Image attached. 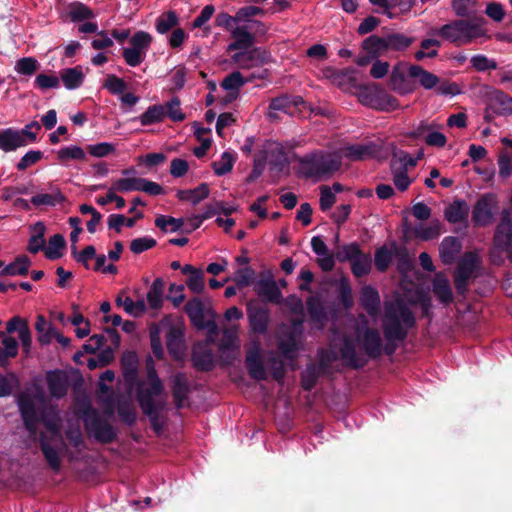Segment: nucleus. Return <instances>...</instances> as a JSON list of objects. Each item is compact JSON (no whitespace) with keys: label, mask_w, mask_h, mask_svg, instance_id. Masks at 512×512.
<instances>
[{"label":"nucleus","mask_w":512,"mask_h":512,"mask_svg":"<svg viewBox=\"0 0 512 512\" xmlns=\"http://www.w3.org/2000/svg\"><path fill=\"white\" fill-rule=\"evenodd\" d=\"M210 190L206 183H202L194 189L179 190L177 197L181 201L190 202L192 205H197L202 200L209 196Z\"/></svg>","instance_id":"nucleus-35"},{"label":"nucleus","mask_w":512,"mask_h":512,"mask_svg":"<svg viewBox=\"0 0 512 512\" xmlns=\"http://www.w3.org/2000/svg\"><path fill=\"white\" fill-rule=\"evenodd\" d=\"M359 100L365 106L380 111H394L399 107L397 99L378 85L363 88L359 93Z\"/></svg>","instance_id":"nucleus-7"},{"label":"nucleus","mask_w":512,"mask_h":512,"mask_svg":"<svg viewBox=\"0 0 512 512\" xmlns=\"http://www.w3.org/2000/svg\"><path fill=\"white\" fill-rule=\"evenodd\" d=\"M494 247L502 251H509L512 261V221L509 209H504L501 213V220L494 236Z\"/></svg>","instance_id":"nucleus-12"},{"label":"nucleus","mask_w":512,"mask_h":512,"mask_svg":"<svg viewBox=\"0 0 512 512\" xmlns=\"http://www.w3.org/2000/svg\"><path fill=\"white\" fill-rule=\"evenodd\" d=\"M30 231L32 234L28 240L27 250L32 254L45 250V224L38 221L30 227Z\"/></svg>","instance_id":"nucleus-28"},{"label":"nucleus","mask_w":512,"mask_h":512,"mask_svg":"<svg viewBox=\"0 0 512 512\" xmlns=\"http://www.w3.org/2000/svg\"><path fill=\"white\" fill-rule=\"evenodd\" d=\"M432 290L437 299L448 304L453 300L451 286L447 277L442 273H437L432 281Z\"/></svg>","instance_id":"nucleus-27"},{"label":"nucleus","mask_w":512,"mask_h":512,"mask_svg":"<svg viewBox=\"0 0 512 512\" xmlns=\"http://www.w3.org/2000/svg\"><path fill=\"white\" fill-rule=\"evenodd\" d=\"M116 151V146L110 142H100L87 145V152L95 158L107 157Z\"/></svg>","instance_id":"nucleus-58"},{"label":"nucleus","mask_w":512,"mask_h":512,"mask_svg":"<svg viewBox=\"0 0 512 512\" xmlns=\"http://www.w3.org/2000/svg\"><path fill=\"white\" fill-rule=\"evenodd\" d=\"M19 408L26 429L30 432V434H36L38 418L33 403L30 401L21 400L19 402Z\"/></svg>","instance_id":"nucleus-36"},{"label":"nucleus","mask_w":512,"mask_h":512,"mask_svg":"<svg viewBox=\"0 0 512 512\" xmlns=\"http://www.w3.org/2000/svg\"><path fill=\"white\" fill-rule=\"evenodd\" d=\"M25 146L26 141L20 135L18 129L11 127L0 129V150L8 153Z\"/></svg>","instance_id":"nucleus-20"},{"label":"nucleus","mask_w":512,"mask_h":512,"mask_svg":"<svg viewBox=\"0 0 512 512\" xmlns=\"http://www.w3.org/2000/svg\"><path fill=\"white\" fill-rule=\"evenodd\" d=\"M65 244V238L61 234H55L50 237L48 247L44 250L46 258L56 260L62 257V250Z\"/></svg>","instance_id":"nucleus-46"},{"label":"nucleus","mask_w":512,"mask_h":512,"mask_svg":"<svg viewBox=\"0 0 512 512\" xmlns=\"http://www.w3.org/2000/svg\"><path fill=\"white\" fill-rule=\"evenodd\" d=\"M459 240L455 237H446L440 245V257L444 264L454 262L457 254L460 252Z\"/></svg>","instance_id":"nucleus-37"},{"label":"nucleus","mask_w":512,"mask_h":512,"mask_svg":"<svg viewBox=\"0 0 512 512\" xmlns=\"http://www.w3.org/2000/svg\"><path fill=\"white\" fill-rule=\"evenodd\" d=\"M390 85L393 90L400 94H406L410 92L408 81L404 73L399 67H394L390 75Z\"/></svg>","instance_id":"nucleus-55"},{"label":"nucleus","mask_w":512,"mask_h":512,"mask_svg":"<svg viewBox=\"0 0 512 512\" xmlns=\"http://www.w3.org/2000/svg\"><path fill=\"white\" fill-rule=\"evenodd\" d=\"M166 109V116L174 122H181L185 119V114L180 108V100L178 97L171 98L165 104H162Z\"/></svg>","instance_id":"nucleus-61"},{"label":"nucleus","mask_w":512,"mask_h":512,"mask_svg":"<svg viewBox=\"0 0 512 512\" xmlns=\"http://www.w3.org/2000/svg\"><path fill=\"white\" fill-rule=\"evenodd\" d=\"M84 425L88 434L100 443L107 444L116 439L114 428L94 411L85 415Z\"/></svg>","instance_id":"nucleus-9"},{"label":"nucleus","mask_w":512,"mask_h":512,"mask_svg":"<svg viewBox=\"0 0 512 512\" xmlns=\"http://www.w3.org/2000/svg\"><path fill=\"white\" fill-rule=\"evenodd\" d=\"M48 389L53 397L61 398L68 391V379L61 371L50 372L47 376Z\"/></svg>","instance_id":"nucleus-30"},{"label":"nucleus","mask_w":512,"mask_h":512,"mask_svg":"<svg viewBox=\"0 0 512 512\" xmlns=\"http://www.w3.org/2000/svg\"><path fill=\"white\" fill-rule=\"evenodd\" d=\"M247 316L253 332L264 334L270 321V313L266 307L259 305L255 300L247 302Z\"/></svg>","instance_id":"nucleus-13"},{"label":"nucleus","mask_w":512,"mask_h":512,"mask_svg":"<svg viewBox=\"0 0 512 512\" xmlns=\"http://www.w3.org/2000/svg\"><path fill=\"white\" fill-rule=\"evenodd\" d=\"M0 340L3 345V347H0V366L5 368L8 366L9 360L18 355L19 343L17 339L4 331H0Z\"/></svg>","instance_id":"nucleus-22"},{"label":"nucleus","mask_w":512,"mask_h":512,"mask_svg":"<svg viewBox=\"0 0 512 512\" xmlns=\"http://www.w3.org/2000/svg\"><path fill=\"white\" fill-rule=\"evenodd\" d=\"M423 156V152H419L417 157L411 156L407 152H399L395 154L394 158L391 160V163H397L398 169L405 168L406 171L410 168H414L417 165L419 159Z\"/></svg>","instance_id":"nucleus-59"},{"label":"nucleus","mask_w":512,"mask_h":512,"mask_svg":"<svg viewBox=\"0 0 512 512\" xmlns=\"http://www.w3.org/2000/svg\"><path fill=\"white\" fill-rule=\"evenodd\" d=\"M164 282L161 278H157L150 286L146 298L150 308L157 310L162 306Z\"/></svg>","instance_id":"nucleus-43"},{"label":"nucleus","mask_w":512,"mask_h":512,"mask_svg":"<svg viewBox=\"0 0 512 512\" xmlns=\"http://www.w3.org/2000/svg\"><path fill=\"white\" fill-rule=\"evenodd\" d=\"M469 208L464 200H455L444 211L445 219L453 224L467 221Z\"/></svg>","instance_id":"nucleus-31"},{"label":"nucleus","mask_w":512,"mask_h":512,"mask_svg":"<svg viewBox=\"0 0 512 512\" xmlns=\"http://www.w3.org/2000/svg\"><path fill=\"white\" fill-rule=\"evenodd\" d=\"M31 262L25 255L17 257L14 262L6 265L0 271L2 276H24L28 273Z\"/></svg>","instance_id":"nucleus-39"},{"label":"nucleus","mask_w":512,"mask_h":512,"mask_svg":"<svg viewBox=\"0 0 512 512\" xmlns=\"http://www.w3.org/2000/svg\"><path fill=\"white\" fill-rule=\"evenodd\" d=\"M362 254L360 247L357 243H350L342 246V248L336 253V258L340 262L350 261V263Z\"/></svg>","instance_id":"nucleus-63"},{"label":"nucleus","mask_w":512,"mask_h":512,"mask_svg":"<svg viewBox=\"0 0 512 512\" xmlns=\"http://www.w3.org/2000/svg\"><path fill=\"white\" fill-rule=\"evenodd\" d=\"M254 78H244L239 70L233 71L223 78L221 87L229 93L232 99L238 97L241 88Z\"/></svg>","instance_id":"nucleus-24"},{"label":"nucleus","mask_w":512,"mask_h":512,"mask_svg":"<svg viewBox=\"0 0 512 512\" xmlns=\"http://www.w3.org/2000/svg\"><path fill=\"white\" fill-rule=\"evenodd\" d=\"M235 158L229 152H224L221 155V158L213 163V170L217 176H223L229 173L234 166Z\"/></svg>","instance_id":"nucleus-57"},{"label":"nucleus","mask_w":512,"mask_h":512,"mask_svg":"<svg viewBox=\"0 0 512 512\" xmlns=\"http://www.w3.org/2000/svg\"><path fill=\"white\" fill-rule=\"evenodd\" d=\"M152 37L145 31H138L130 38V49L146 57Z\"/></svg>","instance_id":"nucleus-42"},{"label":"nucleus","mask_w":512,"mask_h":512,"mask_svg":"<svg viewBox=\"0 0 512 512\" xmlns=\"http://www.w3.org/2000/svg\"><path fill=\"white\" fill-rule=\"evenodd\" d=\"M165 118V107L162 104H154L149 106L144 113L133 118V121H138L142 126H149L161 123Z\"/></svg>","instance_id":"nucleus-29"},{"label":"nucleus","mask_w":512,"mask_h":512,"mask_svg":"<svg viewBox=\"0 0 512 512\" xmlns=\"http://www.w3.org/2000/svg\"><path fill=\"white\" fill-rule=\"evenodd\" d=\"M57 159L62 164L69 160L83 161L86 159V152L83 148L77 145H70L62 147L57 152Z\"/></svg>","instance_id":"nucleus-44"},{"label":"nucleus","mask_w":512,"mask_h":512,"mask_svg":"<svg viewBox=\"0 0 512 512\" xmlns=\"http://www.w3.org/2000/svg\"><path fill=\"white\" fill-rule=\"evenodd\" d=\"M166 346L175 360H181L185 352L184 332L180 327L170 326L166 335Z\"/></svg>","instance_id":"nucleus-17"},{"label":"nucleus","mask_w":512,"mask_h":512,"mask_svg":"<svg viewBox=\"0 0 512 512\" xmlns=\"http://www.w3.org/2000/svg\"><path fill=\"white\" fill-rule=\"evenodd\" d=\"M66 201V196L62 193L58 186L50 185L49 192L38 193L32 196L30 202L36 206L54 207Z\"/></svg>","instance_id":"nucleus-19"},{"label":"nucleus","mask_w":512,"mask_h":512,"mask_svg":"<svg viewBox=\"0 0 512 512\" xmlns=\"http://www.w3.org/2000/svg\"><path fill=\"white\" fill-rule=\"evenodd\" d=\"M254 290L265 302L280 304L282 301V293L272 275H269L267 278L259 279L254 286Z\"/></svg>","instance_id":"nucleus-16"},{"label":"nucleus","mask_w":512,"mask_h":512,"mask_svg":"<svg viewBox=\"0 0 512 512\" xmlns=\"http://www.w3.org/2000/svg\"><path fill=\"white\" fill-rule=\"evenodd\" d=\"M388 50L403 51L413 42L414 38L402 33H391L386 35Z\"/></svg>","instance_id":"nucleus-45"},{"label":"nucleus","mask_w":512,"mask_h":512,"mask_svg":"<svg viewBox=\"0 0 512 512\" xmlns=\"http://www.w3.org/2000/svg\"><path fill=\"white\" fill-rule=\"evenodd\" d=\"M372 267V260L368 254H360L351 262V269L356 277L367 275Z\"/></svg>","instance_id":"nucleus-51"},{"label":"nucleus","mask_w":512,"mask_h":512,"mask_svg":"<svg viewBox=\"0 0 512 512\" xmlns=\"http://www.w3.org/2000/svg\"><path fill=\"white\" fill-rule=\"evenodd\" d=\"M498 210L496 195L487 193L482 195L472 210V221L476 226H487L493 222L494 215Z\"/></svg>","instance_id":"nucleus-10"},{"label":"nucleus","mask_w":512,"mask_h":512,"mask_svg":"<svg viewBox=\"0 0 512 512\" xmlns=\"http://www.w3.org/2000/svg\"><path fill=\"white\" fill-rule=\"evenodd\" d=\"M409 75L413 78H417L420 85L425 89H432L439 82V78L435 74L424 70L418 65H411L409 67Z\"/></svg>","instance_id":"nucleus-38"},{"label":"nucleus","mask_w":512,"mask_h":512,"mask_svg":"<svg viewBox=\"0 0 512 512\" xmlns=\"http://www.w3.org/2000/svg\"><path fill=\"white\" fill-rule=\"evenodd\" d=\"M439 34L460 46L485 37L486 30L483 27L482 20H456L443 25Z\"/></svg>","instance_id":"nucleus-6"},{"label":"nucleus","mask_w":512,"mask_h":512,"mask_svg":"<svg viewBox=\"0 0 512 512\" xmlns=\"http://www.w3.org/2000/svg\"><path fill=\"white\" fill-rule=\"evenodd\" d=\"M391 172L395 187L401 192L406 191L412 183L408 176V171L405 168L398 169L397 163H391Z\"/></svg>","instance_id":"nucleus-49"},{"label":"nucleus","mask_w":512,"mask_h":512,"mask_svg":"<svg viewBox=\"0 0 512 512\" xmlns=\"http://www.w3.org/2000/svg\"><path fill=\"white\" fill-rule=\"evenodd\" d=\"M299 349L296 337L292 334L286 338L280 339L278 342V350L281 355L289 360H293L296 357V352Z\"/></svg>","instance_id":"nucleus-48"},{"label":"nucleus","mask_w":512,"mask_h":512,"mask_svg":"<svg viewBox=\"0 0 512 512\" xmlns=\"http://www.w3.org/2000/svg\"><path fill=\"white\" fill-rule=\"evenodd\" d=\"M245 364L249 375L258 381L266 380L267 373L265 371L264 365L262 363L260 353L256 349L255 351L250 352L245 360Z\"/></svg>","instance_id":"nucleus-32"},{"label":"nucleus","mask_w":512,"mask_h":512,"mask_svg":"<svg viewBox=\"0 0 512 512\" xmlns=\"http://www.w3.org/2000/svg\"><path fill=\"white\" fill-rule=\"evenodd\" d=\"M306 306L308 314L313 321L320 322L325 319V309L318 297L310 296L306 301Z\"/></svg>","instance_id":"nucleus-54"},{"label":"nucleus","mask_w":512,"mask_h":512,"mask_svg":"<svg viewBox=\"0 0 512 512\" xmlns=\"http://www.w3.org/2000/svg\"><path fill=\"white\" fill-rule=\"evenodd\" d=\"M42 422L49 431L50 436H47L43 432L40 433V449L50 469L53 472L58 473L61 469L59 445L61 446V449L66 448V444L59 433L60 419L58 412L54 408H49L42 415Z\"/></svg>","instance_id":"nucleus-4"},{"label":"nucleus","mask_w":512,"mask_h":512,"mask_svg":"<svg viewBox=\"0 0 512 512\" xmlns=\"http://www.w3.org/2000/svg\"><path fill=\"white\" fill-rule=\"evenodd\" d=\"M179 18L174 11H168L158 17L156 21V30L160 34H165L178 25Z\"/></svg>","instance_id":"nucleus-52"},{"label":"nucleus","mask_w":512,"mask_h":512,"mask_svg":"<svg viewBox=\"0 0 512 512\" xmlns=\"http://www.w3.org/2000/svg\"><path fill=\"white\" fill-rule=\"evenodd\" d=\"M35 87L40 90L56 89L60 86V79L54 75L38 74L34 81Z\"/></svg>","instance_id":"nucleus-64"},{"label":"nucleus","mask_w":512,"mask_h":512,"mask_svg":"<svg viewBox=\"0 0 512 512\" xmlns=\"http://www.w3.org/2000/svg\"><path fill=\"white\" fill-rule=\"evenodd\" d=\"M103 88L107 89L112 95L120 96L126 91L127 84L122 78L109 74L103 83Z\"/></svg>","instance_id":"nucleus-56"},{"label":"nucleus","mask_w":512,"mask_h":512,"mask_svg":"<svg viewBox=\"0 0 512 512\" xmlns=\"http://www.w3.org/2000/svg\"><path fill=\"white\" fill-rule=\"evenodd\" d=\"M143 178H120L113 182V189L118 192L142 191Z\"/></svg>","instance_id":"nucleus-50"},{"label":"nucleus","mask_w":512,"mask_h":512,"mask_svg":"<svg viewBox=\"0 0 512 512\" xmlns=\"http://www.w3.org/2000/svg\"><path fill=\"white\" fill-rule=\"evenodd\" d=\"M265 14V10L258 6H244L237 10L236 19L239 22L237 27H246L247 30L255 33V37L266 35L268 28L265 24L258 20H253L252 17Z\"/></svg>","instance_id":"nucleus-11"},{"label":"nucleus","mask_w":512,"mask_h":512,"mask_svg":"<svg viewBox=\"0 0 512 512\" xmlns=\"http://www.w3.org/2000/svg\"><path fill=\"white\" fill-rule=\"evenodd\" d=\"M66 439L69 445L73 448L72 451L68 450V447L61 449L59 445V455L63 452L67 453L68 459L71 462L78 461L81 453L86 449V443L83 438L82 431L79 426H70L65 431Z\"/></svg>","instance_id":"nucleus-15"},{"label":"nucleus","mask_w":512,"mask_h":512,"mask_svg":"<svg viewBox=\"0 0 512 512\" xmlns=\"http://www.w3.org/2000/svg\"><path fill=\"white\" fill-rule=\"evenodd\" d=\"M420 47V50L415 53V58L418 61L437 56L440 42L436 39H425L421 42Z\"/></svg>","instance_id":"nucleus-53"},{"label":"nucleus","mask_w":512,"mask_h":512,"mask_svg":"<svg viewBox=\"0 0 512 512\" xmlns=\"http://www.w3.org/2000/svg\"><path fill=\"white\" fill-rule=\"evenodd\" d=\"M479 267L480 259L475 252H467L460 258L454 272V285L458 294L465 295L468 281L474 276Z\"/></svg>","instance_id":"nucleus-8"},{"label":"nucleus","mask_w":512,"mask_h":512,"mask_svg":"<svg viewBox=\"0 0 512 512\" xmlns=\"http://www.w3.org/2000/svg\"><path fill=\"white\" fill-rule=\"evenodd\" d=\"M117 412L121 420L131 426L135 423L137 415L135 408L127 400L119 402Z\"/></svg>","instance_id":"nucleus-62"},{"label":"nucleus","mask_w":512,"mask_h":512,"mask_svg":"<svg viewBox=\"0 0 512 512\" xmlns=\"http://www.w3.org/2000/svg\"><path fill=\"white\" fill-rule=\"evenodd\" d=\"M363 49L372 57H376L388 51L386 36L372 35L366 38L362 44Z\"/></svg>","instance_id":"nucleus-41"},{"label":"nucleus","mask_w":512,"mask_h":512,"mask_svg":"<svg viewBox=\"0 0 512 512\" xmlns=\"http://www.w3.org/2000/svg\"><path fill=\"white\" fill-rule=\"evenodd\" d=\"M40 67L39 62L34 57H22L15 63L14 70L17 74L23 76H32Z\"/></svg>","instance_id":"nucleus-47"},{"label":"nucleus","mask_w":512,"mask_h":512,"mask_svg":"<svg viewBox=\"0 0 512 512\" xmlns=\"http://www.w3.org/2000/svg\"><path fill=\"white\" fill-rule=\"evenodd\" d=\"M35 329L38 333V341L41 345H48L54 339L57 329L52 323L48 322L43 315H38L35 323Z\"/></svg>","instance_id":"nucleus-34"},{"label":"nucleus","mask_w":512,"mask_h":512,"mask_svg":"<svg viewBox=\"0 0 512 512\" xmlns=\"http://www.w3.org/2000/svg\"><path fill=\"white\" fill-rule=\"evenodd\" d=\"M377 152L378 147L374 143L353 144L343 147L340 156L351 161H362L374 157Z\"/></svg>","instance_id":"nucleus-18"},{"label":"nucleus","mask_w":512,"mask_h":512,"mask_svg":"<svg viewBox=\"0 0 512 512\" xmlns=\"http://www.w3.org/2000/svg\"><path fill=\"white\" fill-rule=\"evenodd\" d=\"M212 339L198 342L193 346L191 360L193 366L199 371H210L214 368L215 359L210 347Z\"/></svg>","instance_id":"nucleus-14"},{"label":"nucleus","mask_w":512,"mask_h":512,"mask_svg":"<svg viewBox=\"0 0 512 512\" xmlns=\"http://www.w3.org/2000/svg\"><path fill=\"white\" fill-rule=\"evenodd\" d=\"M185 312L191 322L198 328H209L210 323H205L204 305L199 298H192L185 304Z\"/></svg>","instance_id":"nucleus-25"},{"label":"nucleus","mask_w":512,"mask_h":512,"mask_svg":"<svg viewBox=\"0 0 512 512\" xmlns=\"http://www.w3.org/2000/svg\"><path fill=\"white\" fill-rule=\"evenodd\" d=\"M68 15L72 22H84L95 18L94 12L81 2H73L68 7Z\"/></svg>","instance_id":"nucleus-40"},{"label":"nucleus","mask_w":512,"mask_h":512,"mask_svg":"<svg viewBox=\"0 0 512 512\" xmlns=\"http://www.w3.org/2000/svg\"><path fill=\"white\" fill-rule=\"evenodd\" d=\"M172 394L177 408H182L188 398V380L184 373H177L172 381Z\"/></svg>","instance_id":"nucleus-26"},{"label":"nucleus","mask_w":512,"mask_h":512,"mask_svg":"<svg viewBox=\"0 0 512 512\" xmlns=\"http://www.w3.org/2000/svg\"><path fill=\"white\" fill-rule=\"evenodd\" d=\"M414 235L416 238L423 241L434 239L439 235V224H419L414 228Z\"/></svg>","instance_id":"nucleus-60"},{"label":"nucleus","mask_w":512,"mask_h":512,"mask_svg":"<svg viewBox=\"0 0 512 512\" xmlns=\"http://www.w3.org/2000/svg\"><path fill=\"white\" fill-rule=\"evenodd\" d=\"M232 39L227 46V52H234L230 57V63L239 70H250L267 64L270 54L263 48L254 46L257 42L255 33L246 27H237L232 31Z\"/></svg>","instance_id":"nucleus-2"},{"label":"nucleus","mask_w":512,"mask_h":512,"mask_svg":"<svg viewBox=\"0 0 512 512\" xmlns=\"http://www.w3.org/2000/svg\"><path fill=\"white\" fill-rule=\"evenodd\" d=\"M415 324V315L402 298L385 301L382 328L387 341L386 345L382 346L378 330L367 328L358 335V342L365 355L357 353L352 339L345 336L339 349L341 359L348 367L359 369L367 364L369 358H378L382 350L387 355H392L398 343L405 340L409 330Z\"/></svg>","instance_id":"nucleus-1"},{"label":"nucleus","mask_w":512,"mask_h":512,"mask_svg":"<svg viewBox=\"0 0 512 512\" xmlns=\"http://www.w3.org/2000/svg\"><path fill=\"white\" fill-rule=\"evenodd\" d=\"M360 304L367 314L376 317L380 312V295L372 286H365L361 290Z\"/></svg>","instance_id":"nucleus-21"},{"label":"nucleus","mask_w":512,"mask_h":512,"mask_svg":"<svg viewBox=\"0 0 512 512\" xmlns=\"http://www.w3.org/2000/svg\"><path fill=\"white\" fill-rule=\"evenodd\" d=\"M341 165L337 153L314 151L299 159L298 174L306 179L319 181L333 175Z\"/></svg>","instance_id":"nucleus-5"},{"label":"nucleus","mask_w":512,"mask_h":512,"mask_svg":"<svg viewBox=\"0 0 512 512\" xmlns=\"http://www.w3.org/2000/svg\"><path fill=\"white\" fill-rule=\"evenodd\" d=\"M163 392V383L159 378L154 361L149 358L147 362V381L141 382L137 390V400L143 413L149 417V420L155 430H159L158 424L159 411L162 405L157 403L156 397Z\"/></svg>","instance_id":"nucleus-3"},{"label":"nucleus","mask_w":512,"mask_h":512,"mask_svg":"<svg viewBox=\"0 0 512 512\" xmlns=\"http://www.w3.org/2000/svg\"><path fill=\"white\" fill-rule=\"evenodd\" d=\"M59 79L67 90H76L84 83L85 74L81 66H75L62 69Z\"/></svg>","instance_id":"nucleus-23"},{"label":"nucleus","mask_w":512,"mask_h":512,"mask_svg":"<svg viewBox=\"0 0 512 512\" xmlns=\"http://www.w3.org/2000/svg\"><path fill=\"white\" fill-rule=\"evenodd\" d=\"M116 304L122 306L126 313L133 317H139L146 312V304L143 299L133 301L122 291L116 297Z\"/></svg>","instance_id":"nucleus-33"}]
</instances>
